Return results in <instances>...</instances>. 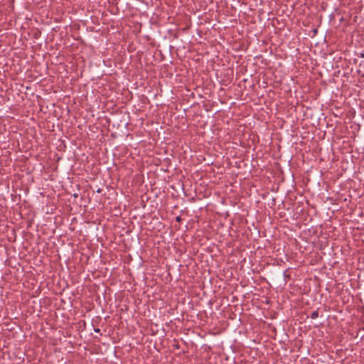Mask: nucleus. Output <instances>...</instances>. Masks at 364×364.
I'll return each mask as SVG.
<instances>
[{
	"mask_svg": "<svg viewBox=\"0 0 364 364\" xmlns=\"http://www.w3.org/2000/svg\"><path fill=\"white\" fill-rule=\"evenodd\" d=\"M360 56H361L362 58H364V53H361Z\"/></svg>",
	"mask_w": 364,
	"mask_h": 364,
	"instance_id": "nucleus-3",
	"label": "nucleus"
},
{
	"mask_svg": "<svg viewBox=\"0 0 364 364\" xmlns=\"http://www.w3.org/2000/svg\"><path fill=\"white\" fill-rule=\"evenodd\" d=\"M176 221H181V217L180 216L176 217Z\"/></svg>",
	"mask_w": 364,
	"mask_h": 364,
	"instance_id": "nucleus-2",
	"label": "nucleus"
},
{
	"mask_svg": "<svg viewBox=\"0 0 364 364\" xmlns=\"http://www.w3.org/2000/svg\"><path fill=\"white\" fill-rule=\"evenodd\" d=\"M318 317V312L317 311H314L311 314V318L312 319H316Z\"/></svg>",
	"mask_w": 364,
	"mask_h": 364,
	"instance_id": "nucleus-1",
	"label": "nucleus"
}]
</instances>
